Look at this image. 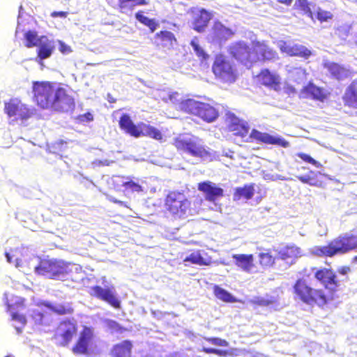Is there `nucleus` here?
<instances>
[{
    "instance_id": "nucleus-39",
    "label": "nucleus",
    "mask_w": 357,
    "mask_h": 357,
    "mask_svg": "<svg viewBox=\"0 0 357 357\" xmlns=\"http://www.w3.org/2000/svg\"><path fill=\"white\" fill-rule=\"evenodd\" d=\"M313 176L307 175V176H298V178L300 181H301L303 183L309 184L310 185L314 186H320L321 185V182L318 181L315 176L317 175V174L311 172H310Z\"/></svg>"
},
{
    "instance_id": "nucleus-24",
    "label": "nucleus",
    "mask_w": 357,
    "mask_h": 357,
    "mask_svg": "<svg viewBox=\"0 0 357 357\" xmlns=\"http://www.w3.org/2000/svg\"><path fill=\"white\" fill-rule=\"evenodd\" d=\"M235 265L245 272L250 273L253 268L254 256L252 254H235L232 255Z\"/></svg>"
},
{
    "instance_id": "nucleus-2",
    "label": "nucleus",
    "mask_w": 357,
    "mask_h": 357,
    "mask_svg": "<svg viewBox=\"0 0 357 357\" xmlns=\"http://www.w3.org/2000/svg\"><path fill=\"white\" fill-rule=\"evenodd\" d=\"M33 100L42 109L68 112L75 107V99L67 86L50 81H34L32 83Z\"/></svg>"
},
{
    "instance_id": "nucleus-57",
    "label": "nucleus",
    "mask_w": 357,
    "mask_h": 357,
    "mask_svg": "<svg viewBox=\"0 0 357 357\" xmlns=\"http://www.w3.org/2000/svg\"><path fill=\"white\" fill-rule=\"evenodd\" d=\"M292 70H297L298 73H301L303 75L306 74V70L303 68L299 67V68H294Z\"/></svg>"
},
{
    "instance_id": "nucleus-7",
    "label": "nucleus",
    "mask_w": 357,
    "mask_h": 357,
    "mask_svg": "<svg viewBox=\"0 0 357 357\" xmlns=\"http://www.w3.org/2000/svg\"><path fill=\"white\" fill-rule=\"evenodd\" d=\"M173 145L178 151L196 158L204 160L211 156L208 149L203 145L197 137L185 138L178 136L174 139Z\"/></svg>"
},
{
    "instance_id": "nucleus-49",
    "label": "nucleus",
    "mask_w": 357,
    "mask_h": 357,
    "mask_svg": "<svg viewBox=\"0 0 357 357\" xmlns=\"http://www.w3.org/2000/svg\"><path fill=\"white\" fill-rule=\"evenodd\" d=\"M11 318H12V320L16 321L20 323L21 324H22L23 326L25 325L26 323V319L25 316L23 314H20L17 312L12 313Z\"/></svg>"
},
{
    "instance_id": "nucleus-21",
    "label": "nucleus",
    "mask_w": 357,
    "mask_h": 357,
    "mask_svg": "<svg viewBox=\"0 0 357 357\" xmlns=\"http://www.w3.org/2000/svg\"><path fill=\"white\" fill-rule=\"evenodd\" d=\"M234 32L229 28L225 26L220 21L214 22L211 27L212 39L216 42L222 43L231 38Z\"/></svg>"
},
{
    "instance_id": "nucleus-53",
    "label": "nucleus",
    "mask_w": 357,
    "mask_h": 357,
    "mask_svg": "<svg viewBox=\"0 0 357 357\" xmlns=\"http://www.w3.org/2000/svg\"><path fill=\"white\" fill-rule=\"evenodd\" d=\"M338 273L342 275H347L350 271V268L348 266H343L338 269Z\"/></svg>"
},
{
    "instance_id": "nucleus-44",
    "label": "nucleus",
    "mask_w": 357,
    "mask_h": 357,
    "mask_svg": "<svg viewBox=\"0 0 357 357\" xmlns=\"http://www.w3.org/2000/svg\"><path fill=\"white\" fill-rule=\"evenodd\" d=\"M297 156L301 158L303 161L310 163L312 165H314L316 167H321V165L319 162L315 160L314 158H312L310 155L304 153H298Z\"/></svg>"
},
{
    "instance_id": "nucleus-50",
    "label": "nucleus",
    "mask_w": 357,
    "mask_h": 357,
    "mask_svg": "<svg viewBox=\"0 0 357 357\" xmlns=\"http://www.w3.org/2000/svg\"><path fill=\"white\" fill-rule=\"evenodd\" d=\"M59 50L62 54H68L72 52L71 47L66 44H65L63 41L59 40Z\"/></svg>"
},
{
    "instance_id": "nucleus-15",
    "label": "nucleus",
    "mask_w": 357,
    "mask_h": 357,
    "mask_svg": "<svg viewBox=\"0 0 357 357\" xmlns=\"http://www.w3.org/2000/svg\"><path fill=\"white\" fill-rule=\"evenodd\" d=\"M259 84L275 91L281 89V77L268 68L261 69L256 76Z\"/></svg>"
},
{
    "instance_id": "nucleus-32",
    "label": "nucleus",
    "mask_w": 357,
    "mask_h": 357,
    "mask_svg": "<svg viewBox=\"0 0 357 357\" xmlns=\"http://www.w3.org/2000/svg\"><path fill=\"white\" fill-rule=\"evenodd\" d=\"M278 255L282 260L294 259L300 255V248L296 245H287L279 251Z\"/></svg>"
},
{
    "instance_id": "nucleus-42",
    "label": "nucleus",
    "mask_w": 357,
    "mask_h": 357,
    "mask_svg": "<svg viewBox=\"0 0 357 357\" xmlns=\"http://www.w3.org/2000/svg\"><path fill=\"white\" fill-rule=\"evenodd\" d=\"M333 17V15L327 10H324L320 8H318L317 10V19L320 22H327L330 20H332Z\"/></svg>"
},
{
    "instance_id": "nucleus-11",
    "label": "nucleus",
    "mask_w": 357,
    "mask_h": 357,
    "mask_svg": "<svg viewBox=\"0 0 357 357\" xmlns=\"http://www.w3.org/2000/svg\"><path fill=\"white\" fill-rule=\"evenodd\" d=\"M68 266V264L62 261L44 259L40 261L34 270L38 275L49 278H56L60 275L67 274Z\"/></svg>"
},
{
    "instance_id": "nucleus-36",
    "label": "nucleus",
    "mask_w": 357,
    "mask_h": 357,
    "mask_svg": "<svg viewBox=\"0 0 357 357\" xmlns=\"http://www.w3.org/2000/svg\"><path fill=\"white\" fill-rule=\"evenodd\" d=\"M48 307L52 312L58 315L72 314L74 312V309L70 303L56 305H50Z\"/></svg>"
},
{
    "instance_id": "nucleus-59",
    "label": "nucleus",
    "mask_w": 357,
    "mask_h": 357,
    "mask_svg": "<svg viewBox=\"0 0 357 357\" xmlns=\"http://www.w3.org/2000/svg\"><path fill=\"white\" fill-rule=\"evenodd\" d=\"M115 100L113 98H111V100H109V102H114Z\"/></svg>"
},
{
    "instance_id": "nucleus-29",
    "label": "nucleus",
    "mask_w": 357,
    "mask_h": 357,
    "mask_svg": "<svg viewBox=\"0 0 357 357\" xmlns=\"http://www.w3.org/2000/svg\"><path fill=\"white\" fill-rule=\"evenodd\" d=\"M255 194V183L246 184L243 187L235 188L234 192V200H239L244 198L247 200L251 199Z\"/></svg>"
},
{
    "instance_id": "nucleus-1",
    "label": "nucleus",
    "mask_w": 357,
    "mask_h": 357,
    "mask_svg": "<svg viewBox=\"0 0 357 357\" xmlns=\"http://www.w3.org/2000/svg\"><path fill=\"white\" fill-rule=\"evenodd\" d=\"M314 278L323 285L324 289L314 288L304 278L297 279L292 286L295 301L309 306L324 307L336 298L341 289V280L332 268H312Z\"/></svg>"
},
{
    "instance_id": "nucleus-31",
    "label": "nucleus",
    "mask_w": 357,
    "mask_h": 357,
    "mask_svg": "<svg viewBox=\"0 0 357 357\" xmlns=\"http://www.w3.org/2000/svg\"><path fill=\"white\" fill-rule=\"evenodd\" d=\"M24 45L27 48H31L36 47L38 44L45 38V36H38V33L35 31H27L24 34Z\"/></svg>"
},
{
    "instance_id": "nucleus-5",
    "label": "nucleus",
    "mask_w": 357,
    "mask_h": 357,
    "mask_svg": "<svg viewBox=\"0 0 357 357\" xmlns=\"http://www.w3.org/2000/svg\"><path fill=\"white\" fill-rule=\"evenodd\" d=\"M119 126L125 133L135 138L145 136L157 141L163 139V135L160 130L143 122H139L136 125L128 114H123L120 116Z\"/></svg>"
},
{
    "instance_id": "nucleus-20",
    "label": "nucleus",
    "mask_w": 357,
    "mask_h": 357,
    "mask_svg": "<svg viewBox=\"0 0 357 357\" xmlns=\"http://www.w3.org/2000/svg\"><path fill=\"white\" fill-rule=\"evenodd\" d=\"M211 18L210 12L204 8L199 9L192 17V29L198 33L204 32Z\"/></svg>"
},
{
    "instance_id": "nucleus-30",
    "label": "nucleus",
    "mask_w": 357,
    "mask_h": 357,
    "mask_svg": "<svg viewBox=\"0 0 357 357\" xmlns=\"http://www.w3.org/2000/svg\"><path fill=\"white\" fill-rule=\"evenodd\" d=\"M324 68L328 70L332 77L337 80L342 79L347 75L346 69L337 63H324Z\"/></svg>"
},
{
    "instance_id": "nucleus-48",
    "label": "nucleus",
    "mask_w": 357,
    "mask_h": 357,
    "mask_svg": "<svg viewBox=\"0 0 357 357\" xmlns=\"http://www.w3.org/2000/svg\"><path fill=\"white\" fill-rule=\"evenodd\" d=\"M109 328L115 332L117 333H123L127 331V329L123 326H121L119 323L115 321H112L109 323Z\"/></svg>"
},
{
    "instance_id": "nucleus-55",
    "label": "nucleus",
    "mask_w": 357,
    "mask_h": 357,
    "mask_svg": "<svg viewBox=\"0 0 357 357\" xmlns=\"http://www.w3.org/2000/svg\"><path fill=\"white\" fill-rule=\"evenodd\" d=\"M109 201L113 203L118 204L120 206H126V204L123 202L118 200L114 197H110Z\"/></svg>"
},
{
    "instance_id": "nucleus-23",
    "label": "nucleus",
    "mask_w": 357,
    "mask_h": 357,
    "mask_svg": "<svg viewBox=\"0 0 357 357\" xmlns=\"http://www.w3.org/2000/svg\"><path fill=\"white\" fill-rule=\"evenodd\" d=\"M280 50L290 56H299L305 59H308L312 54L311 50L305 46L298 44L292 46L284 45L280 47Z\"/></svg>"
},
{
    "instance_id": "nucleus-40",
    "label": "nucleus",
    "mask_w": 357,
    "mask_h": 357,
    "mask_svg": "<svg viewBox=\"0 0 357 357\" xmlns=\"http://www.w3.org/2000/svg\"><path fill=\"white\" fill-rule=\"evenodd\" d=\"M202 351H203L207 354H215V355H218L219 356H222V357L233 356L231 351L210 348V347H203L202 349Z\"/></svg>"
},
{
    "instance_id": "nucleus-34",
    "label": "nucleus",
    "mask_w": 357,
    "mask_h": 357,
    "mask_svg": "<svg viewBox=\"0 0 357 357\" xmlns=\"http://www.w3.org/2000/svg\"><path fill=\"white\" fill-rule=\"evenodd\" d=\"M183 261L199 266H208L211 263L210 259H205L202 257L200 250L192 252L183 259Z\"/></svg>"
},
{
    "instance_id": "nucleus-13",
    "label": "nucleus",
    "mask_w": 357,
    "mask_h": 357,
    "mask_svg": "<svg viewBox=\"0 0 357 357\" xmlns=\"http://www.w3.org/2000/svg\"><path fill=\"white\" fill-rule=\"evenodd\" d=\"M94 333L92 328L84 326L79 333L78 338L71 348L75 355L88 356L92 350Z\"/></svg>"
},
{
    "instance_id": "nucleus-37",
    "label": "nucleus",
    "mask_w": 357,
    "mask_h": 357,
    "mask_svg": "<svg viewBox=\"0 0 357 357\" xmlns=\"http://www.w3.org/2000/svg\"><path fill=\"white\" fill-rule=\"evenodd\" d=\"M213 293L215 297L222 301L226 303H233L236 301L234 296L229 292L219 286L216 285L214 287Z\"/></svg>"
},
{
    "instance_id": "nucleus-51",
    "label": "nucleus",
    "mask_w": 357,
    "mask_h": 357,
    "mask_svg": "<svg viewBox=\"0 0 357 357\" xmlns=\"http://www.w3.org/2000/svg\"><path fill=\"white\" fill-rule=\"evenodd\" d=\"M52 17H63L65 18L68 15V13L65 11H54L50 14Z\"/></svg>"
},
{
    "instance_id": "nucleus-58",
    "label": "nucleus",
    "mask_w": 357,
    "mask_h": 357,
    "mask_svg": "<svg viewBox=\"0 0 357 357\" xmlns=\"http://www.w3.org/2000/svg\"><path fill=\"white\" fill-rule=\"evenodd\" d=\"M115 100L113 98H111V100H109V102H114Z\"/></svg>"
},
{
    "instance_id": "nucleus-35",
    "label": "nucleus",
    "mask_w": 357,
    "mask_h": 357,
    "mask_svg": "<svg viewBox=\"0 0 357 357\" xmlns=\"http://www.w3.org/2000/svg\"><path fill=\"white\" fill-rule=\"evenodd\" d=\"M135 18L142 24L149 28L151 32H154L158 26V23L154 19H150L143 15L142 11L135 13Z\"/></svg>"
},
{
    "instance_id": "nucleus-3",
    "label": "nucleus",
    "mask_w": 357,
    "mask_h": 357,
    "mask_svg": "<svg viewBox=\"0 0 357 357\" xmlns=\"http://www.w3.org/2000/svg\"><path fill=\"white\" fill-rule=\"evenodd\" d=\"M225 121L227 129L229 132H233L234 135L240 137L246 142H256L268 145H275L282 148L289 146V142L285 139L278 136H273L267 132H261L257 129H252L248 135L250 127L248 123L243 119H239L231 112H227Z\"/></svg>"
},
{
    "instance_id": "nucleus-56",
    "label": "nucleus",
    "mask_w": 357,
    "mask_h": 357,
    "mask_svg": "<svg viewBox=\"0 0 357 357\" xmlns=\"http://www.w3.org/2000/svg\"><path fill=\"white\" fill-rule=\"evenodd\" d=\"M278 1L280 3L289 6L292 3L293 0H278Z\"/></svg>"
},
{
    "instance_id": "nucleus-54",
    "label": "nucleus",
    "mask_w": 357,
    "mask_h": 357,
    "mask_svg": "<svg viewBox=\"0 0 357 357\" xmlns=\"http://www.w3.org/2000/svg\"><path fill=\"white\" fill-rule=\"evenodd\" d=\"M285 89H286V92L287 93H296L295 88L291 85H287L286 86Z\"/></svg>"
},
{
    "instance_id": "nucleus-28",
    "label": "nucleus",
    "mask_w": 357,
    "mask_h": 357,
    "mask_svg": "<svg viewBox=\"0 0 357 357\" xmlns=\"http://www.w3.org/2000/svg\"><path fill=\"white\" fill-rule=\"evenodd\" d=\"M37 47V56L40 60H44L50 57L54 50L52 42L47 36Z\"/></svg>"
},
{
    "instance_id": "nucleus-17",
    "label": "nucleus",
    "mask_w": 357,
    "mask_h": 357,
    "mask_svg": "<svg viewBox=\"0 0 357 357\" xmlns=\"http://www.w3.org/2000/svg\"><path fill=\"white\" fill-rule=\"evenodd\" d=\"M89 294L93 297L107 303L116 309L121 308V301L116 298L114 291L110 288L104 289L101 286L96 285L91 287Z\"/></svg>"
},
{
    "instance_id": "nucleus-9",
    "label": "nucleus",
    "mask_w": 357,
    "mask_h": 357,
    "mask_svg": "<svg viewBox=\"0 0 357 357\" xmlns=\"http://www.w3.org/2000/svg\"><path fill=\"white\" fill-rule=\"evenodd\" d=\"M78 333V324L74 319H64L59 322L52 336L59 347H67Z\"/></svg>"
},
{
    "instance_id": "nucleus-41",
    "label": "nucleus",
    "mask_w": 357,
    "mask_h": 357,
    "mask_svg": "<svg viewBox=\"0 0 357 357\" xmlns=\"http://www.w3.org/2000/svg\"><path fill=\"white\" fill-rule=\"evenodd\" d=\"M250 303L255 306L266 307L271 305L275 303L273 298H264L262 297H255L251 300Z\"/></svg>"
},
{
    "instance_id": "nucleus-33",
    "label": "nucleus",
    "mask_w": 357,
    "mask_h": 357,
    "mask_svg": "<svg viewBox=\"0 0 357 357\" xmlns=\"http://www.w3.org/2000/svg\"><path fill=\"white\" fill-rule=\"evenodd\" d=\"M311 5V3L307 0H296L294 4V9L297 10L298 13L313 19Z\"/></svg>"
},
{
    "instance_id": "nucleus-4",
    "label": "nucleus",
    "mask_w": 357,
    "mask_h": 357,
    "mask_svg": "<svg viewBox=\"0 0 357 357\" xmlns=\"http://www.w3.org/2000/svg\"><path fill=\"white\" fill-rule=\"evenodd\" d=\"M357 250V233H345L332 239L326 245L315 248L314 254L320 257H333Z\"/></svg>"
},
{
    "instance_id": "nucleus-18",
    "label": "nucleus",
    "mask_w": 357,
    "mask_h": 357,
    "mask_svg": "<svg viewBox=\"0 0 357 357\" xmlns=\"http://www.w3.org/2000/svg\"><path fill=\"white\" fill-rule=\"evenodd\" d=\"M4 110L10 117L18 116L19 119L22 120L27 119L31 115V112L26 105L22 104L17 99H10L8 102H5Z\"/></svg>"
},
{
    "instance_id": "nucleus-22",
    "label": "nucleus",
    "mask_w": 357,
    "mask_h": 357,
    "mask_svg": "<svg viewBox=\"0 0 357 357\" xmlns=\"http://www.w3.org/2000/svg\"><path fill=\"white\" fill-rule=\"evenodd\" d=\"M154 43L159 48L170 49L176 43V38L172 32L164 30L155 34Z\"/></svg>"
},
{
    "instance_id": "nucleus-52",
    "label": "nucleus",
    "mask_w": 357,
    "mask_h": 357,
    "mask_svg": "<svg viewBox=\"0 0 357 357\" xmlns=\"http://www.w3.org/2000/svg\"><path fill=\"white\" fill-rule=\"evenodd\" d=\"M67 145V142L63 139L58 140L55 142L54 146L59 149L60 150L62 149H65Z\"/></svg>"
},
{
    "instance_id": "nucleus-25",
    "label": "nucleus",
    "mask_w": 357,
    "mask_h": 357,
    "mask_svg": "<svg viewBox=\"0 0 357 357\" xmlns=\"http://www.w3.org/2000/svg\"><path fill=\"white\" fill-rule=\"evenodd\" d=\"M132 349V342L124 340L113 346L110 355L112 357H130Z\"/></svg>"
},
{
    "instance_id": "nucleus-45",
    "label": "nucleus",
    "mask_w": 357,
    "mask_h": 357,
    "mask_svg": "<svg viewBox=\"0 0 357 357\" xmlns=\"http://www.w3.org/2000/svg\"><path fill=\"white\" fill-rule=\"evenodd\" d=\"M204 340L208 343L215 346L227 347L229 345V343L226 340L217 337H205Z\"/></svg>"
},
{
    "instance_id": "nucleus-61",
    "label": "nucleus",
    "mask_w": 357,
    "mask_h": 357,
    "mask_svg": "<svg viewBox=\"0 0 357 357\" xmlns=\"http://www.w3.org/2000/svg\"><path fill=\"white\" fill-rule=\"evenodd\" d=\"M354 260L357 261V255L354 257Z\"/></svg>"
},
{
    "instance_id": "nucleus-27",
    "label": "nucleus",
    "mask_w": 357,
    "mask_h": 357,
    "mask_svg": "<svg viewBox=\"0 0 357 357\" xmlns=\"http://www.w3.org/2000/svg\"><path fill=\"white\" fill-rule=\"evenodd\" d=\"M149 4V0H117V8L121 13L132 12L137 6Z\"/></svg>"
},
{
    "instance_id": "nucleus-10",
    "label": "nucleus",
    "mask_w": 357,
    "mask_h": 357,
    "mask_svg": "<svg viewBox=\"0 0 357 357\" xmlns=\"http://www.w3.org/2000/svg\"><path fill=\"white\" fill-rule=\"evenodd\" d=\"M164 206L166 211L172 216L181 218L190 208V202L183 192L172 190L166 195Z\"/></svg>"
},
{
    "instance_id": "nucleus-60",
    "label": "nucleus",
    "mask_w": 357,
    "mask_h": 357,
    "mask_svg": "<svg viewBox=\"0 0 357 357\" xmlns=\"http://www.w3.org/2000/svg\"><path fill=\"white\" fill-rule=\"evenodd\" d=\"M5 357H14V356H13L11 355H8V356H6Z\"/></svg>"
},
{
    "instance_id": "nucleus-12",
    "label": "nucleus",
    "mask_w": 357,
    "mask_h": 357,
    "mask_svg": "<svg viewBox=\"0 0 357 357\" xmlns=\"http://www.w3.org/2000/svg\"><path fill=\"white\" fill-rule=\"evenodd\" d=\"M229 54L239 63L247 67H251L255 63L253 47L242 40L233 43L229 47Z\"/></svg>"
},
{
    "instance_id": "nucleus-16",
    "label": "nucleus",
    "mask_w": 357,
    "mask_h": 357,
    "mask_svg": "<svg viewBox=\"0 0 357 357\" xmlns=\"http://www.w3.org/2000/svg\"><path fill=\"white\" fill-rule=\"evenodd\" d=\"M197 189L204 194L205 199L209 202L215 203L224 197V190L211 181L199 183Z\"/></svg>"
},
{
    "instance_id": "nucleus-43",
    "label": "nucleus",
    "mask_w": 357,
    "mask_h": 357,
    "mask_svg": "<svg viewBox=\"0 0 357 357\" xmlns=\"http://www.w3.org/2000/svg\"><path fill=\"white\" fill-rule=\"evenodd\" d=\"M190 45L192 47L197 56L202 59L206 60L208 58V55L204 52V50L199 46V45L195 40L190 42Z\"/></svg>"
},
{
    "instance_id": "nucleus-6",
    "label": "nucleus",
    "mask_w": 357,
    "mask_h": 357,
    "mask_svg": "<svg viewBox=\"0 0 357 357\" xmlns=\"http://www.w3.org/2000/svg\"><path fill=\"white\" fill-rule=\"evenodd\" d=\"M181 108L183 112L195 115L207 123L215 121L219 116L218 110L213 105L192 99L182 101Z\"/></svg>"
},
{
    "instance_id": "nucleus-46",
    "label": "nucleus",
    "mask_w": 357,
    "mask_h": 357,
    "mask_svg": "<svg viewBox=\"0 0 357 357\" xmlns=\"http://www.w3.org/2000/svg\"><path fill=\"white\" fill-rule=\"evenodd\" d=\"M123 186L132 192H142V187L137 183L130 180L123 183Z\"/></svg>"
},
{
    "instance_id": "nucleus-14",
    "label": "nucleus",
    "mask_w": 357,
    "mask_h": 357,
    "mask_svg": "<svg viewBox=\"0 0 357 357\" xmlns=\"http://www.w3.org/2000/svg\"><path fill=\"white\" fill-rule=\"evenodd\" d=\"M254 56L255 58V63L258 61H270L278 59L277 52L271 47L267 42L254 40L252 42Z\"/></svg>"
},
{
    "instance_id": "nucleus-47",
    "label": "nucleus",
    "mask_w": 357,
    "mask_h": 357,
    "mask_svg": "<svg viewBox=\"0 0 357 357\" xmlns=\"http://www.w3.org/2000/svg\"><path fill=\"white\" fill-rule=\"evenodd\" d=\"M76 120L80 123H88L93 120V116L91 112H88L83 114L78 115L76 117Z\"/></svg>"
},
{
    "instance_id": "nucleus-38",
    "label": "nucleus",
    "mask_w": 357,
    "mask_h": 357,
    "mask_svg": "<svg viewBox=\"0 0 357 357\" xmlns=\"http://www.w3.org/2000/svg\"><path fill=\"white\" fill-rule=\"evenodd\" d=\"M259 263L264 268L271 267L275 264V257L271 252H260L258 255Z\"/></svg>"
},
{
    "instance_id": "nucleus-19",
    "label": "nucleus",
    "mask_w": 357,
    "mask_h": 357,
    "mask_svg": "<svg viewBox=\"0 0 357 357\" xmlns=\"http://www.w3.org/2000/svg\"><path fill=\"white\" fill-rule=\"evenodd\" d=\"M301 92L305 98H310L321 102H324L329 95V93L324 88L317 86L312 82H309L305 86H304Z\"/></svg>"
},
{
    "instance_id": "nucleus-26",
    "label": "nucleus",
    "mask_w": 357,
    "mask_h": 357,
    "mask_svg": "<svg viewBox=\"0 0 357 357\" xmlns=\"http://www.w3.org/2000/svg\"><path fill=\"white\" fill-rule=\"evenodd\" d=\"M344 105L357 111V84L351 83L347 88L343 96Z\"/></svg>"
},
{
    "instance_id": "nucleus-8",
    "label": "nucleus",
    "mask_w": 357,
    "mask_h": 357,
    "mask_svg": "<svg viewBox=\"0 0 357 357\" xmlns=\"http://www.w3.org/2000/svg\"><path fill=\"white\" fill-rule=\"evenodd\" d=\"M212 72L217 79L225 84L234 83L238 76L235 66L222 54L215 56Z\"/></svg>"
}]
</instances>
